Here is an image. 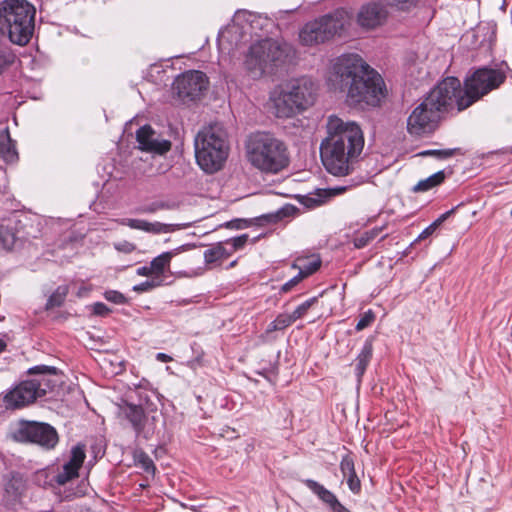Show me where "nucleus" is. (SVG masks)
Here are the masks:
<instances>
[{"label":"nucleus","mask_w":512,"mask_h":512,"mask_svg":"<svg viewBox=\"0 0 512 512\" xmlns=\"http://www.w3.org/2000/svg\"><path fill=\"white\" fill-rule=\"evenodd\" d=\"M294 322H295V320L291 313L290 314L281 313L275 318V320H273L268 325L266 332L271 333V332H274L277 330H283V329L289 327Z\"/></svg>","instance_id":"30"},{"label":"nucleus","mask_w":512,"mask_h":512,"mask_svg":"<svg viewBox=\"0 0 512 512\" xmlns=\"http://www.w3.org/2000/svg\"><path fill=\"white\" fill-rule=\"evenodd\" d=\"M376 236L374 232H365L361 236L354 238V247L361 248Z\"/></svg>","instance_id":"42"},{"label":"nucleus","mask_w":512,"mask_h":512,"mask_svg":"<svg viewBox=\"0 0 512 512\" xmlns=\"http://www.w3.org/2000/svg\"><path fill=\"white\" fill-rule=\"evenodd\" d=\"M317 302V298L316 297H313V298H310L308 300H306L305 302H303L302 304H300L291 314L294 318L295 321H297L298 319H301L303 318L308 310L312 307V305L314 303Z\"/></svg>","instance_id":"34"},{"label":"nucleus","mask_w":512,"mask_h":512,"mask_svg":"<svg viewBox=\"0 0 512 512\" xmlns=\"http://www.w3.org/2000/svg\"><path fill=\"white\" fill-rule=\"evenodd\" d=\"M86 458L85 445L77 444L72 447L70 459L63 465V469L55 476V481L59 485H64L70 480L78 477L79 469L81 468Z\"/></svg>","instance_id":"17"},{"label":"nucleus","mask_w":512,"mask_h":512,"mask_svg":"<svg viewBox=\"0 0 512 512\" xmlns=\"http://www.w3.org/2000/svg\"><path fill=\"white\" fill-rule=\"evenodd\" d=\"M156 359L161 361V362H170V361H172V357L167 355V354H165V353H158L156 355Z\"/></svg>","instance_id":"51"},{"label":"nucleus","mask_w":512,"mask_h":512,"mask_svg":"<svg viewBox=\"0 0 512 512\" xmlns=\"http://www.w3.org/2000/svg\"><path fill=\"white\" fill-rule=\"evenodd\" d=\"M136 273L137 275L139 276H151V275H155L153 270L150 269V265L149 266H142V267H139L137 270H136Z\"/></svg>","instance_id":"50"},{"label":"nucleus","mask_w":512,"mask_h":512,"mask_svg":"<svg viewBox=\"0 0 512 512\" xmlns=\"http://www.w3.org/2000/svg\"><path fill=\"white\" fill-rule=\"evenodd\" d=\"M177 249L164 252L160 254L159 256L155 257L150 262V269L153 270L154 274L156 276H160L164 273L166 268L169 267L171 259L177 254Z\"/></svg>","instance_id":"26"},{"label":"nucleus","mask_w":512,"mask_h":512,"mask_svg":"<svg viewBox=\"0 0 512 512\" xmlns=\"http://www.w3.org/2000/svg\"><path fill=\"white\" fill-rule=\"evenodd\" d=\"M136 140L142 151L161 155L171 149V142L157 137L156 132L149 125H144L137 130Z\"/></svg>","instance_id":"15"},{"label":"nucleus","mask_w":512,"mask_h":512,"mask_svg":"<svg viewBox=\"0 0 512 512\" xmlns=\"http://www.w3.org/2000/svg\"><path fill=\"white\" fill-rule=\"evenodd\" d=\"M329 81L334 89L345 91L348 96L352 91V56L344 54L338 57L332 66Z\"/></svg>","instance_id":"14"},{"label":"nucleus","mask_w":512,"mask_h":512,"mask_svg":"<svg viewBox=\"0 0 512 512\" xmlns=\"http://www.w3.org/2000/svg\"><path fill=\"white\" fill-rule=\"evenodd\" d=\"M229 141L226 130L220 123L203 127L194 138L195 159L206 173L219 171L229 154Z\"/></svg>","instance_id":"4"},{"label":"nucleus","mask_w":512,"mask_h":512,"mask_svg":"<svg viewBox=\"0 0 512 512\" xmlns=\"http://www.w3.org/2000/svg\"><path fill=\"white\" fill-rule=\"evenodd\" d=\"M209 81L205 73L190 70L179 75L173 82V91L183 102L200 99L208 89Z\"/></svg>","instance_id":"11"},{"label":"nucleus","mask_w":512,"mask_h":512,"mask_svg":"<svg viewBox=\"0 0 512 512\" xmlns=\"http://www.w3.org/2000/svg\"><path fill=\"white\" fill-rule=\"evenodd\" d=\"M386 3L392 7H395L399 10H410L415 7L417 4V0H385Z\"/></svg>","instance_id":"38"},{"label":"nucleus","mask_w":512,"mask_h":512,"mask_svg":"<svg viewBox=\"0 0 512 512\" xmlns=\"http://www.w3.org/2000/svg\"><path fill=\"white\" fill-rule=\"evenodd\" d=\"M241 223H242L241 220H237L235 222L232 221V222L227 223V226L228 227H232V228L240 229V228L243 227Z\"/></svg>","instance_id":"52"},{"label":"nucleus","mask_w":512,"mask_h":512,"mask_svg":"<svg viewBox=\"0 0 512 512\" xmlns=\"http://www.w3.org/2000/svg\"><path fill=\"white\" fill-rule=\"evenodd\" d=\"M14 438L20 442L36 443L47 449L53 448L58 442V434L52 426L29 421L19 424Z\"/></svg>","instance_id":"12"},{"label":"nucleus","mask_w":512,"mask_h":512,"mask_svg":"<svg viewBox=\"0 0 512 512\" xmlns=\"http://www.w3.org/2000/svg\"><path fill=\"white\" fill-rule=\"evenodd\" d=\"M6 348V343L0 339V353L3 352Z\"/></svg>","instance_id":"53"},{"label":"nucleus","mask_w":512,"mask_h":512,"mask_svg":"<svg viewBox=\"0 0 512 512\" xmlns=\"http://www.w3.org/2000/svg\"><path fill=\"white\" fill-rule=\"evenodd\" d=\"M32 380L22 381L5 396L8 407L19 408L34 402L41 397Z\"/></svg>","instance_id":"16"},{"label":"nucleus","mask_w":512,"mask_h":512,"mask_svg":"<svg viewBox=\"0 0 512 512\" xmlns=\"http://www.w3.org/2000/svg\"><path fill=\"white\" fill-rule=\"evenodd\" d=\"M231 256L224 242H219L204 251V260L206 264L221 263Z\"/></svg>","instance_id":"24"},{"label":"nucleus","mask_w":512,"mask_h":512,"mask_svg":"<svg viewBox=\"0 0 512 512\" xmlns=\"http://www.w3.org/2000/svg\"><path fill=\"white\" fill-rule=\"evenodd\" d=\"M436 227L433 223H431L428 227H426L418 236L417 240H423L431 236L435 231Z\"/></svg>","instance_id":"48"},{"label":"nucleus","mask_w":512,"mask_h":512,"mask_svg":"<svg viewBox=\"0 0 512 512\" xmlns=\"http://www.w3.org/2000/svg\"><path fill=\"white\" fill-rule=\"evenodd\" d=\"M118 224L131 229L141 230L152 234H162L173 231V225L160 222H148L143 219L122 218L116 220Z\"/></svg>","instance_id":"21"},{"label":"nucleus","mask_w":512,"mask_h":512,"mask_svg":"<svg viewBox=\"0 0 512 512\" xmlns=\"http://www.w3.org/2000/svg\"><path fill=\"white\" fill-rule=\"evenodd\" d=\"M0 242H2V246L4 249H11L15 242V236L8 229L1 227L0 228Z\"/></svg>","instance_id":"37"},{"label":"nucleus","mask_w":512,"mask_h":512,"mask_svg":"<svg viewBox=\"0 0 512 512\" xmlns=\"http://www.w3.org/2000/svg\"><path fill=\"white\" fill-rule=\"evenodd\" d=\"M0 154L10 162L17 158V152L7 129L0 131Z\"/></svg>","instance_id":"25"},{"label":"nucleus","mask_w":512,"mask_h":512,"mask_svg":"<svg viewBox=\"0 0 512 512\" xmlns=\"http://www.w3.org/2000/svg\"><path fill=\"white\" fill-rule=\"evenodd\" d=\"M445 180L444 171H438L426 179L420 180L414 187L413 192H426L438 185Z\"/></svg>","instance_id":"27"},{"label":"nucleus","mask_w":512,"mask_h":512,"mask_svg":"<svg viewBox=\"0 0 512 512\" xmlns=\"http://www.w3.org/2000/svg\"><path fill=\"white\" fill-rule=\"evenodd\" d=\"M388 12L380 4L370 3L363 6L358 13V23L365 28L373 29L382 25L387 19Z\"/></svg>","instance_id":"20"},{"label":"nucleus","mask_w":512,"mask_h":512,"mask_svg":"<svg viewBox=\"0 0 512 512\" xmlns=\"http://www.w3.org/2000/svg\"><path fill=\"white\" fill-rule=\"evenodd\" d=\"M372 351H373L372 340L367 339L365 341V344H364L360 354L357 357V361H358L357 374H358V376L362 375L365 372L366 367L372 357Z\"/></svg>","instance_id":"28"},{"label":"nucleus","mask_w":512,"mask_h":512,"mask_svg":"<svg viewBox=\"0 0 512 512\" xmlns=\"http://www.w3.org/2000/svg\"><path fill=\"white\" fill-rule=\"evenodd\" d=\"M385 95L386 87L381 75L354 54V103L376 107Z\"/></svg>","instance_id":"6"},{"label":"nucleus","mask_w":512,"mask_h":512,"mask_svg":"<svg viewBox=\"0 0 512 512\" xmlns=\"http://www.w3.org/2000/svg\"><path fill=\"white\" fill-rule=\"evenodd\" d=\"M236 265V261L230 263V267H234Z\"/></svg>","instance_id":"55"},{"label":"nucleus","mask_w":512,"mask_h":512,"mask_svg":"<svg viewBox=\"0 0 512 512\" xmlns=\"http://www.w3.org/2000/svg\"><path fill=\"white\" fill-rule=\"evenodd\" d=\"M36 9L27 0H3L0 2V30L10 41L23 46L31 39L35 28Z\"/></svg>","instance_id":"5"},{"label":"nucleus","mask_w":512,"mask_h":512,"mask_svg":"<svg viewBox=\"0 0 512 512\" xmlns=\"http://www.w3.org/2000/svg\"><path fill=\"white\" fill-rule=\"evenodd\" d=\"M292 53V47L272 39H264L250 47L245 60L246 68L254 78L262 76L270 67H277L286 62Z\"/></svg>","instance_id":"8"},{"label":"nucleus","mask_w":512,"mask_h":512,"mask_svg":"<svg viewBox=\"0 0 512 512\" xmlns=\"http://www.w3.org/2000/svg\"><path fill=\"white\" fill-rule=\"evenodd\" d=\"M248 241V235L242 234L238 237H234L231 239H227L224 243L225 245H231V248L228 249V251H231V255L236 251L245 246V244Z\"/></svg>","instance_id":"35"},{"label":"nucleus","mask_w":512,"mask_h":512,"mask_svg":"<svg viewBox=\"0 0 512 512\" xmlns=\"http://www.w3.org/2000/svg\"><path fill=\"white\" fill-rule=\"evenodd\" d=\"M321 266V259L318 255H311L309 257H298L293 263L292 267L299 270L304 278L315 273Z\"/></svg>","instance_id":"23"},{"label":"nucleus","mask_w":512,"mask_h":512,"mask_svg":"<svg viewBox=\"0 0 512 512\" xmlns=\"http://www.w3.org/2000/svg\"><path fill=\"white\" fill-rule=\"evenodd\" d=\"M345 190H346V187H334V188H329L327 190L321 191V193L319 195L321 196L322 194H324L325 197L335 196V195L341 194Z\"/></svg>","instance_id":"47"},{"label":"nucleus","mask_w":512,"mask_h":512,"mask_svg":"<svg viewBox=\"0 0 512 512\" xmlns=\"http://www.w3.org/2000/svg\"><path fill=\"white\" fill-rule=\"evenodd\" d=\"M104 297L107 301L115 303V304H124L126 303V297L115 290H109L104 293Z\"/></svg>","instance_id":"40"},{"label":"nucleus","mask_w":512,"mask_h":512,"mask_svg":"<svg viewBox=\"0 0 512 512\" xmlns=\"http://www.w3.org/2000/svg\"><path fill=\"white\" fill-rule=\"evenodd\" d=\"M29 373L36 375L31 380L36 384V389L41 397L51 391L58 383V370L54 366L37 365L30 368Z\"/></svg>","instance_id":"18"},{"label":"nucleus","mask_w":512,"mask_h":512,"mask_svg":"<svg viewBox=\"0 0 512 512\" xmlns=\"http://www.w3.org/2000/svg\"><path fill=\"white\" fill-rule=\"evenodd\" d=\"M327 133L320 145L322 163L329 173L346 175L352 155V123L331 115L327 120Z\"/></svg>","instance_id":"2"},{"label":"nucleus","mask_w":512,"mask_h":512,"mask_svg":"<svg viewBox=\"0 0 512 512\" xmlns=\"http://www.w3.org/2000/svg\"><path fill=\"white\" fill-rule=\"evenodd\" d=\"M456 149H432L419 152L417 155L421 157L433 156L437 159H447L454 155Z\"/></svg>","instance_id":"33"},{"label":"nucleus","mask_w":512,"mask_h":512,"mask_svg":"<svg viewBox=\"0 0 512 512\" xmlns=\"http://www.w3.org/2000/svg\"><path fill=\"white\" fill-rule=\"evenodd\" d=\"M245 155L248 163L267 175H276L290 163L285 142L269 132H255L245 141Z\"/></svg>","instance_id":"1"},{"label":"nucleus","mask_w":512,"mask_h":512,"mask_svg":"<svg viewBox=\"0 0 512 512\" xmlns=\"http://www.w3.org/2000/svg\"><path fill=\"white\" fill-rule=\"evenodd\" d=\"M67 293H68L67 286H59L53 292V294L49 297L47 304H46V308L50 309V308L61 306L65 300Z\"/></svg>","instance_id":"32"},{"label":"nucleus","mask_w":512,"mask_h":512,"mask_svg":"<svg viewBox=\"0 0 512 512\" xmlns=\"http://www.w3.org/2000/svg\"><path fill=\"white\" fill-rule=\"evenodd\" d=\"M304 279V276L298 272L296 276H294L292 279L287 281L283 286L281 287V292L287 293L290 290H292L293 287H295L297 284H299Z\"/></svg>","instance_id":"44"},{"label":"nucleus","mask_w":512,"mask_h":512,"mask_svg":"<svg viewBox=\"0 0 512 512\" xmlns=\"http://www.w3.org/2000/svg\"><path fill=\"white\" fill-rule=\"evenodd\" d=\"M167 208V205L163 202H154L149 205L136 209V213L140 214H153L158 210Z\"/></svg>","instance_id":"39"},{"label":"nucleus","mask_w":512,"mask_h":512,"mask_svg":"<svg viewBox=\"0 0 512 512\" xmlns=\"http://www.w3.org/2000/svg\"><path fill=\"white\" fill-rule=\"evenodd\" d=\"M464 98L465 90H462L460 80L455 77H447L430 91L423 103L439 115L453 105H456L457 110L460 111L459 101Z\"/></svg>","instance_id":"10"},{"label":"nucleus","mask_w":512,"mask_h":512,"mask_svg":"<svg viewBox=\"0 0 512 512\" xmlns=\"http://www.w3.org/2000/svg\"><path fill=\"white\" fill-rule=\"evenodd\" d=\"M160 285H161L160 281H158L156 279H152V280L144 281L138 285H135L133 287V290L137 291V292H147V291H150Z\"/></svg>","instance_id":"41"},{"label":"nucleus","mask_w":512,"mask_h":512,"mask_svg":"<svg viewBox=\"0 0 512 512\" xmlns=\"http://www.w3.org/2000/svg\"><path fill=\"white\" fill-rule=\"evenodd\" d=\"M506 79L501 68H480L465 81V98L459 101V110H464L490 91L498 88Z\"/></svg>","instance_id":"9"},{"label":"nucleus","mask_w":512,"mask_h":512,"mask_svg":"<svg viewBox=\"0 0 512 512\" xmlns=\"http://www.w3.org/2000/svg\"><path fill=\"white\" fill-rule=\"evenodd\" d=\"M114 248L119 252L129 254L136 250V245L129 241H121V242L115 243Z\"/></svg>","instance_id":"43"},{"label":"nucleus","mask_w":512,"mask_h":512,"mask_svg":"<svg viewBox=\"0 0 512 512\" xmlns=\"http://www.w3.org/2000/svg\"><path fill=\"white\" fill-rule=\"evenodd\" d=\"M354 159L356 158L357 154H360L364 147V136L363 132L360 129V127L354 122ZM355 169H362V162L355 163L354 162V170Z\"/></svg>","instance_id":"31"},{"label":"nucleus","mask_w":512,"mask_h":512,"mask_svg":"<svg viewBox=\"0 0 512 512\" xmlns=\"http://www.w3.org/2000/svg\"><path fill=\"white\" fill-rule=\"evenodd\" d=\"M93 312L96 315L104 316L110 312V309L101 302H97L93 305Z\"/></svg>","instance_id":"46"},{"label":"nucleus","mask_w":512,"mask_h":512,"mask_svg":"<svg viewBox=\"0 0 512 512\" xmlns=\"http://www.w3.org/2000/svg\"><path fill=\"white\" fill-rule=\"evenodd\" d=\"M438 119L439 115L422 102L408 117V132L417 136L429 133L435 128Z\"/></svg>","instance_id":"13"},{"label":"nucleus","mask_w":512,"mask_h":512,"mask_svg":"<svg viewBox=\"0 0 512 512\" xmlns=\"http://www.w3.org/2000/svg\"><path fill=\"white\" fill-rule=\"evenodd\" d=\"M342 470L346 473V484L350 490H352V467L345 459L341 463Z\"/></svg>","instance_id":"45"},{"label":"nucleus","mask_w":512,"mask_h":512,"mask_svg":"<svg viewBox=\"0 0 512 512\" xmlns=\"http://www.w3.org/2000/svg\"><path fill=\"white\" fill-rule=\"evenodd\" d=\"M316 99V87L306 77L291 79L276 86L269 96L278 118H291L310 108Z\"/></svg>","instance_id":"3"},{"label":"nucleus","mask_w":512,"mask_h":512,"mask_svg":"<svg viewBox=\"0 0 512 512\" xmlns=\"http://www.w3.org/2000/svg\"><path fill=\"white\" fill-rule=\"evenodd\" d=\"M122 415L130 422L135 433L144 438H149L150 431L145 429L147 417L140 405L125 402L120 406Z\"/></svg>","instance_id":"19"},{"label":"nucleus","mask_w":512,"mask_h":512,"mask_svg":"<svg viewBox=\"0 0 512 512\" xmlns=\"http://www.w3.org/2000/svg\"><path fill=\"white\" fill-rule=\"evenodd\" d=\"M511 216H512V209H511Z\"/></svg>","instance_id":"56"},{"label":"nucleus","mask_w":512,"mask_h":512,"mask_svg":"<svg viewBox=\"0 0 512 512\" xmlns=\"http://www.w3.org/2000/svg\"><path fill=\"white\" fill-rule=\"evenodd\" d=\"M376 319L375 313L369 309L365 311L361 316L359 321L356 324V329L358 331L364 330L365 328L369 327Z\"/></svg>","instance_id":"36"},{"label":"nucleus","mask_w":512,"mask_h":512,"mask_svg":"<svg viewBox=\"0 0 512 512\" xmlns=\"http://www.w3.org/2000/svg\"><path fill=\"white\" fill-rule=\"evenodd\" d=\"M304 484L323 501L333 512H349L336 498V496L323 485L312 479H306Z\"/></svg>","instance_id":"22"},{"label":"nucleus","mask_w":512,"mask_h":512,"mask_svg":"<svg viewBox=\"0 0 512 512\" xmlns=\"http://www.w3.org/2000/svg\"><path fill=\"white\" fill-rule=\"evenodd\" d=\"M351 15L343 9H336L332 13L323 15L307 22L299 30V41L303 46H316L340 34L345 26L350 24Z\"/></svg>","instance_id":"7"},{"label":"nucleus","mask_w":512,"mask_h":512,"mask_svg":"<svg viewBox=\"0 0 512 512\" xmlns=\"http://www.w3.org/2000/svg\"><path fill=\"white\" fill-rule=\"evenodd\" d=\"M455 209H451L442 215H440L434 222H432L436 228H438L450 215L454 213Z\"/></svg>","instance_id":"49"},{"label":"nucleus","mask_w":512,"mask_h":512,"mask_svg":"<svg viewBox=\"0 0 512 512\" xmlns=\"http://www.w3.org/2000/svg\"><path fill=\"white\" fill-rule=\"evenodd\" d=\"M134 463L148 474L153 475L155 473L156 467L152 459L142 450H136L134 452Z\"/></svg>","instance_id":"29"},{"label":"nucleus","mask_w":512,"mask_h":512,"mask_svg":"<svg viewBox=\"0 0 512 512\" xmlns=\"http://www.w3.org/2000/svg\"><path fill=\"white\" fill-rule=\"evenodd\" d=\"M353 487H354V492L356 491V488L359 487V480L358 479H355L354 478V484H353Z\"/></svg>","instance_id":"54"}]
</instances>
